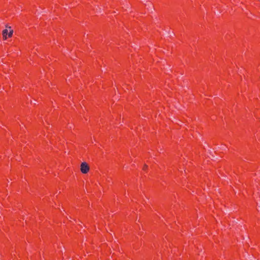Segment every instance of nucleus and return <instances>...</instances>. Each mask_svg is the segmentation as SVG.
I'll use <instances>...</instances> for the list:
<instances>
[{"label": "nucleus", "instance_id": "f257e3e1", "mask_svg": "<svg viewBox=\"0 0 260 260\" xmlns=\"http://www.w3.org/2000/svg\"><path fill=\"white\" fill-rule=\"evenodd\" d=\"M81 172L83 174H86L89 171V167L86 162H83L81 164Z\"/></svg>", "mask_w": 260, "mask_h": 260}, {"label": "nucleus", "instance_id": "f03ea898", "mask_svg": "<svg viewBox=\"0 0 260 260\" xmlns=\"http://www.w3.org/2000/svg\"><path fill=\"white\" fill-rule=\"evenodd\" d=\"M8 30L7 29H5L3 30L2 35L3 37L4 40L7 39L8 38Z\"/></svg>", "mask_w": 260, "mask_h": 260}, {"label": "nucleus", "instance_id": "7ed1b4c3", "mask_svg": "<svg viewBox=\"0 0 260 260\" xmlns=\"http://www.w3.org/2000/svg\"><path fill=\"white\" fill-rule=\"evenodd\" d=\"M13 32V31L12 30H10L9 32H8V37H11L12 36Z\"/></svg>", "mask_w": 260, "mask_h": 260}, {"label": "nucleus", "instance_id": "20e7f679", "mask_svg": "<svg viewBox=\"0 0 260 260\" xmlns=\"http://www.w3.org/2000/svg\"><path fill=\"white\" fill-rule=\"evenodd\" d=\"M147 168V165H144V168H143V169H146Z\"/></svg>", "mask_w": 260, "mask_h": 260}]
</instances>
